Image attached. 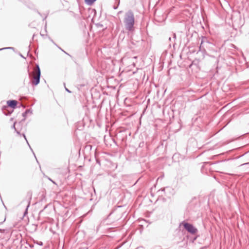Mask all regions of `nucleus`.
I'll return each mask as SVG.
<instances>
[{
  "mask_svg": "<svg viewBox=\"0 0 249 249\" xmlns=\"http://www.w3.org/2000/svg\"><path fill=\"white\" fill-rule=\"evenodd\" d=\"M27 203H28L27 206L26 208L24 213V216H25L28 213V209L30 205V201H27Z\"/></svg>",
  "mask_w": 249,
  "mask_h": 249,
  "instance_id": "10",
  "label": "nucleus"
},
{
  "mask_svg": "<svg viewBox=\"0 0 249 249\" xmlns=\"http://www.w3.org/2000/svg\"><path fill=\"white\" fill-rule=\"evenodd\" d=\"M1 110L5 115H9L13 111V109L10 108L4 109V106L2 107Z\"/></svg>",
  "mask_w": 249,
  "mask_h": 249,
  "instance_id": "7",
  "label": "nucleus"
},
{
  "mask_svg": "<svg viewBox=\"0 0 249 249\" xmlns=\"http://www.w3.org/2000/svg\"><path fill=\"white\" fill-rule=\"evenodd\" d=\"M214 44L211 41L210 39L207 37L202 36L201 43L199 46V50L202 52H206V50L213 51L214 50Z\"/></svg>",
  "mask_w": 249,
  "mask_h": 249,
  "instance_id": "2",
  "label": "nucleus"
},
{
  "mask_svg": "<svg viewBox=\"0 0 249 249\" xmlns=\"http://www.w3.org/2000/svg\"><path fill=\"white\" fill-rule=\"evenodd\" d=\"M46 18H47V16H45V17L43 18V20H44L45 19H46Z\"/></svg>",
  "mask_w": 249,
  "mask_h": 249,
  "instance_id": "23",
  "label": "nucleus"
},
{
  "mask_svg": "<svg viewBox=\"0 0 249 249\" xmlns=\"http://www.w3.org/2000/svg\"><path fill=\"white\" fill-rule=\"evenodd\" d=\"M2 49H4V50H6V49H10V50H11V49H14V48H13V47H9L3 48Z\"/></svg>",
  "mask_w": 249,
  "mask_h": 249,
  "instance_id": "13",
  "label": "nucleus"
},
{
  "mask_svg": "<svg viewBox=\"0 0 249 249\" xmlns=\"http://www.w3.org/2000/svg\"><path fill=\"white\" fill-rule=\"evenodd\" d=\"M49 179L50 180V181H52L53 183H55V182L54 181H53L51 179L49 178Z\"/></svg>",
  "mask_w": 249,
  "mask_h": 249,
  "instance_id": "22",
  "label": "nucleus"
},
{
  "mask_svg": "<svg viewBox=\"0 0 249 249\" xmlns=\"http://www.w3.org/2000/svg\"><path fill=\"white\" fill-rule=\"evenodd\" d=\"M21 57H23V56L22 54H20Z\"/></svg>",
  "mask_w": 249,
  "mask_h": 249,
  "instance_id": "26",
  "label": "nucleus"
},
{
  "mask_svg": "<svg viewBox=\"0 0 249 249\" xmlns=\"http://www.w3.org/2000/svg\"><path fill=\"white\" fill-rule=\"evenodd\" d=\"M29 113H30V114H32V110L30 109L26 110L25 111L22 113V116L24 117L23 120H25V118H26L27 114Z\"/></svg>",
  "mask_w": 249,
  "mask_h": 249,
  "instance_id": "8",
  "label": "nucleus"
},
{
  "mask_svg": "<svg viewBox=\"0 0 249 249\" xmlns=\"http://www.w3.org/2000/svg\"><path fill=\"white\" fill-rule=\"evenodd\" d=\"M4 50V49H2V48H1V49H0V51H2V50Z\"/></svg>",
  "mask_w": 249,
  "mask_h": 249,
  "instance_id": "24",
  "label": "nucleus"
},
{
  "mask_svg": "<svg viewBox=\"0 0 249 249\" xmlns=\"http://www.w3.org/2000/svg\"><path fill=\"white\" fill-rule=\"evenodd\" d=\"M37 244L38 245H39V246H42L43 245V243L41 241L39 242H37Z\"/></svg>",
  "mask_w": 249,
  "mask_h": 249,
  "instance_id": "18",
  "label": "nucleus"
},
{
  "mask_svg": "<svg viewBox=\"0 0 249 249\" xmlns=\"http://www.w3.org/2000/svg\"><path fill=\"white\" fill-rule=\"evenodd\" d=\"M182 224L183 228L192 234H195L198 231L197 229L191 223L183 222Z\"/></svg>",
  "mask_w": 249,
  "mask_h": 249,
  "instance_id": "4",
  "label": "nucleus"
},
{
  "mask_svg": "<svg viewBox=\"0 0 249 249\" xmlns=\"http://www.w3.org/2000/svg\"><path fill=\"white\" fill-rule=\"evenodd\" d=\"M21 122H18V123H14V124H13V126H12V127L13 128H14L15 129V131L16 132V133L19 136H21L22 135L25 140H26L27 143H28V145L29 146L30 149L32 150L31 147H30L28 142V141L26 139V137L24 134V133H22V134H20V132L22 130V128L20 127V126H21Z\"/></svg>",
  "mask_w": 249,
  "mask_h": 249,
  "instance_id": "5",
  "label": "nucleus"
},
{
  "mask_svg": "<svg viewBox=\"0 0 249 249\" xmlns=\"http://www.w3.org/2000/svg\"><path fill=\"white\" fill-rule=\"evenodd\" d=\"M18 102L16 100H11L7 101V105L4 106V108H10L12 109L15 108L17 107Z\"/></svg>",
  "mask_w": 249,
  "mask_h": 249,
  "instance_id": "6",
  "label": "nucleus"
},
{
  "mask_svg": "<svg viewBox=\"0 0 249 249\" xmlns=\"http://www.w3.org/2000/svg\"><path fill=\"white\" fill-rule=\"evenodd\" d=\"M4 221H5V218H4V219L3 221L0 222V224H2V223H3V222Z\"/></svg>",
  "mask_w": 249,
  "mask_h": 249,
  "instance_id": "20",
  "label": "nucleus"
},
{
  "mask_svg": "<svg viewBox=\"0 0 249 249\" xmlns=\"http://www.w3.org/2000/svg\"><path fill=\"white\" fill-rule=\"evenodd\" d=\"M173 39L175 41V40L176 39V35L175 33H174L173 34Z\"/></svg>",
  "mask_w": 249,
  "mask_h": 249,
  "instance_id": "15",
  "label": "nucleus"
},
{
  "mask_svg": "<svg viewBox=\"0 0 249 249\" xmlns=\"http://www.w3.org/2000/svg\"><path fill=\"white\" fill-rule=\"evenodd\" d=\"M172 39H173V38H172L171 37H170L169 38V40L170 41H172Z\"/></svg>",
  "mask_w": 249,
  "mask_h": 249,
  "instance_id": "19",
  "label": "nucleus"
},
{
  "mask_svg": "<svg viewBox=\"0 0 249 249\" xmlns=\"http://www.w3.org/2000/svg\"><path fill=\"white\" fill-rule=\"evenodd\" d=\"M246 164H249V162H247V163H244L243 165H246Z\"/></svg>",
  "mask_w": 249,
  "mask_h": 249,
  "instance_id": "21",
  "label": "nucleus"
},
{
  "mask_svg": "<svg viewBox=\"0 0 249 249\" xmlns=\"http://www.w3.org/2000/svg\"><path fill=\"white\" fill-rule=\"evenodd\" d=\"M124 23L126 31L132 32L134 30L135 17L132 10H129L125 13Z\"/></svg>",
  "mask_w": 249,
  "mask_h": 249,
  "instance_id": "1",
  "label": "nucleus"
},
{
  "mask_svg": "<svg viewBox=\"0 0 249 249\" xmlns=\"http://www.w3.org/2000/svg\"><path fill=\"white\" fill-rule=\"evenodd\" d=\"M5 231V230L0 229V233H4Z\"/></svg>",
  "mask_w": 249,
  "mask_h": 249,
  "instance_id": "16",
  "label": "nucleus"
},
{
  "mask_svg": "<svg viewBox=\"0 0 249 249\" xmlns=\"http://www.w3.org/2000/svg\"><path fill=\"white\" fill-rule=\"evenodd\" d=\"M171 190V188L169 187H167L165 188H164L162 191H164L165 193L166 194L168 191H170Z\"/></svg>",
  "mask_w": 249,
  "mask_h": 249,
  "instance_id": "11",
  "label": "nucleus"
},
{
  "mask_svg": "<svg viewBox=\"0 0 249 249\" xmlns=\"http://www.w3.org/2000/svg\"><path fill=\"white\" fill-rule=\"evenodd\" d=\"M121 12H122V11H119L118 13L121 14Z\"/></svg>",
  "mask_w": 249,
  "mask_h": 249,
  "instance_id": "25",
  "label": "nucleus"
},
{
  "mask_svg": "<svg viewBox=\"0 0 249 249\" xmlns=\"http://www.w3.org/2000/svg\"><path fill=\"white\" fill-rule=\"evenodd\" d=\"M96 0H85V3L88 5H91Z\"/></svg>",
  "mask_w": 249,
  "mask_h": 249,
  "instance_id": "9",
  "label": "nucleus"
},
{
  "mask_svg": "<svg viewBox=\"0 0 249 249\" xmlns=\"http://www.w3.org/2000/svg\"><path fill=\"white\" fill-rule=\"evenodd\" d=\"M65 90H66L67 92H68L69 93H71V91H70V90L68 89H67L66 87H65Z\"/></svg>",
  "mask_w": 249,
  "mask_h": 249,
  "instance_id": "17",
  "label": "nucleus"
},
{
  "mask_svg": "<svg viewBox=\"0 0 249 249\" xmlns=\"http://www.w3.org/2000/svg\"><path fill=\"white\" fill-rule=\"evenodd\" d=\"M41 71L38 65H36V74L32 79V84L34 86L37 85L40 82Z\"/></svg>",
  "mask_w": 249,
  "mask_h": 249,
  "instance_id": "3",
  "label": "nucleus"
},
{
  "mask_svg": "<svg viewBox=\"0 0 249 249\" xmlns=\"http://www.w3.org/2000/svg\"><path fill=\"white\" fill-rule=\"evenodd\" d=\"M119 3H120V0H118V5H117L116 6H113V8H114V9H117V8H118V5H119Z\"/></svg>",
  "mask_w": 249,
  "mask_h": 249,
  "instance_id": "14",
  "label": "nucleus"
},
{
  "mask_svg": "<svg viewBox=\"0 0 249 249\" xmlns=\"http://www.w3.org/2000/svg\"><path fill=\"white\" fill-rule=\"evenodd\" d=\"M58 48L61 50L62 52H63L67 54V55H69L70 56H71L70 54H69L68 53L66 52L65 51H64L62 49H61L60 47H58Z\"/></svg>",
  "mask_w": 249,
  "mask_h": 249,
  "instance_id": "12",
  "label": "nucleus"
}]
</instances>
